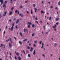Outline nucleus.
<instances>
[{
  "label": "nucleus",
  "instance_id": "9b49d317",
  "mask_svg": "<svg viewBox=\"0 0 60 60\" xmlns=\"http://www.w3.org/2000/svg\"><path fill=\"white\" fill-rule=\"evenodd\" d=\"M19 15H20V16H21V17H23V15H21V14H19Z\"/></svg>",
  "mask_w": 60,
  "mask_h": 60
},
{
  "label": "nucleus",
  "instance_id": "e2e57ef3",
  "mask_svg": "<svg viewBox=\"0 0 60 60\" xmlns=\"http://www.w3.org/2000/svg\"><path fill=\"white\" fill-rule=\"evenodd\" d=\"M3 15V16H5L6 15L5 14V15Z\"/></svg>",
  "mask_w": 60,
  "mask_h": 60
},
{
  "label": "nucleus",
  "instance_id": "13d9d810",
  "mask_svg": "<svg viewBox=\"0 0 60 60\" xmlns=\"http://www.w3.org/2000/svg\"><path fill=\"white\" fill-rule=\"evenodd\" d=\"M51 56H53V54H50Z\"/></svg>",
  "mask_w": 60,
  "mask_h": 60
},
{
  "label": "nucleus",
  "instance_id": "603ef678",
  "mask_svg": "<svg viewBox=\"0 0 60 60\" xmlns=\"http://www.w3.org/2000/svg\"><path fill=\"white\" fill-rule=\"evenodd\" d=\"M42 46H43L44 45V44L43 43H42Z\"/></svg>",
  "mask_w": 60,
  "mask_h": 60
},
{
  "label": "nucleus",
  "instance_id": "c03bdc74",
  "mask_svg": "<svg viewBox=\"0 0 60 60\" xmlns=\"http://www.w3.org/2000/svg\"><path fill=\"white\" fill-rule=\"evenodd\" d=\"M6 13H7V12L6 11L4 12V14H6Z\"/></svg>",
  "mask_w": 60,
  "mask_h": 60
},
{
  "label": "nucleus",
  "instance_id": "c756f323",
  "mask_svg": "<svg viewBox=\"0 0 60 60\" xmlns=\"http://www.w3.org/2000/svg\"><path fill=\"white\" fill-rule=\"evenodd\" d=\"M23 53H24V54H26V53H25V51L24 50H23Z\"/></svg>",
  "mask_w": 60,
  "mask_h": 60
},
{
  "label": "nucleus",
  "instance_id": "c9c22d12",
  "mask_svg": "<svg viewBox=\"0 0 60 60\" xmlns=\"http://www.w3.org/2000/svg\"><path fill=\"white\" fill-rule=\"evenodd\" d=\"M11 10H13V8L12 7L11 8Z\"/></svg>",
  "mask_w": 60,
  "mask_h": 60
},
{
  "label": "nucleus",
  "instance_id": "4be33fe9",
  "mask_svg": "<svg viewBox=\"0 0 60 60\" xmlns=\"http://www.w3.org/2000/svg\"><path fill=\"white\" fill-rule=\"evenodd\" d=\"M39 43L40 44H41V43H43L41 41H40L39 42Z\"/></svg>",
  "mask_w": 60,
  "mask_h": 60
},
{
  "label": "nucleus",
  "instance_id": "39448f33",
  "mask_svg": "<svg viewBox=\"0 0 60 60\" xmlns=\"http://www.w3.org/2000/svg\"><path fill=\"white\" fill-rule=\"evenodd\" d=\"M0 2L1 4H3L4 0H0Z\"/></svg>",
  "mask_w": 60,
  "mask_h": 60
},
{
  "label": "nucleus",
  "instance_id": "f704fd0d",
  "mask_svg": "<svg viewBox=\"0 0 60 60\" xmlns=\"http://www.w3.org/2000/svg\"><path fill=\"white\" fill-rule=\"evenodd\" d=\"M13 20H16V18H14L13 19Z\"/></svg>",
  "mask_w": 60,
  "mask_h": 60
},
{
  "label": "nucleus",
  "instance_id": "338daca9",
  "mask_svg": "<svg viewBox=\"0 0 60 60\" xmlns=\"http://www.w3.org/2000/svg\"><path fill=\"white\" fill-rule=\"evenodd\" d=\"M36 23H38V21H35Z\"/></svg>",
  "mask_w": 60,
  "mask_h": 60
},
{
  "label": "nucleus",
  "instance_id": "393cba45",
  "mask_svg": "<svg viewBox=\"0 0 60 60\" xmlns=\"http://www.w3.org/2000/svg\"><path fill=\"white\" fill-rule=\"evenodd\" d=\"M43 27L44 28V30H45V29H46V28H45V26H43Z\"/></svg>",
  "mask_w": 60,
  "mask_h": 60
},
{
  "label": "nucleus",
  "instance_id": "69168bd1",
  "mask_svg": "<svg viewBox=\"0 0 60 60\" xmlns=\"http://www.w3.org/2000/svg\"><path fill=\"white\" fill-rule=\"evenodd\" d=\"M3 44H1V46H3Z\"/></svg>",
  "mask_w": 60,
  "mask_h": 60
},
{
  "label": "nucleus",
  "instance_id": "ea45409f",
  "mask_svg": "<svg viewBox=\"0 0 60 60\" xmlns=\"http://www.w3.org/2000/svg\"><path fill=\"white\" fill-rule=\"evenodd\" d=\"M15 59H17V57H16V56H15Z\"/></svg>",
  "mask_w": 60,
  "mask_h": 60
},
{
  "label": "nucleus",
  "instance_id": "bb28decb",
  "mask_svg": "<svg viewBox=\"0 0 60 60\" xmlns=\"http://www.w3.org/2000/svg\"><path fill=\"white\" fill-rule=\"evenodd\" d=\"M27 48L28 49H30V47H29V46H28Z\"/></svg>",
  "mask_w": 60,
  "mask_h": 60
},
{
  "label": "nucleus",
  "instance_id": "a19ab883",
  "mask_svg": "<svg viewBox=\"0 0 60 60\" xmlns=\"http://www.w3.org/2000/svg\"><path fill=\"white\" fill-rule=\"evenodd\" d=\"M28 24H29V25H31V23H28Z\"/></svg>",
  "mask_w": 60,
  "mask_h": 60
},
{
  "label": "nucleus",
  "instance_id": "0eeeda50",
  "mask_svg": "<svg viewBox=\"0 0 60 60\" xmlns=\"http://www.w3.org/2000/svg\"><path fill=\"white\" fill-rule=\"evenodd\" d=\"M35 50H34V52H33V55H35Z\"/></svg>",
  "mask_w": 60,
  "mask_h": 60
},
{
  "label": "nucleus",
  "instance_id": "c85d7f7f",
  "mask_svg": "<svg viewBox=\"0 0 60 60\" xmlns=\"http://www.w3.org/2000/svg\"><path fill=\"white\" fill-rule=\"evenodd\" d=\"M15 27L16 29H17L18 28V26L17 25H16Z\"/></svg>",
  "mask_w": 60,
  "mask_h": 60
},
{
  "label": "nucleus",
  "instance_id": "9d476101",
  "mask_svg": "<svg viewBox=\"0 0 60 60\" xmlns=\"http://www.w3.org/2000/svg\"><path fill=\"white\" fill-rule=\"evenodd\" d=\"M45 12L43 11L42 10L41 11V13H44Z\"/></svg>",
  "mask_w": 60,
  "mask_h": 60
},
{
  "label": "nucleus",
  "instance_id": "0e129e2a",
  "mask_svg": "<svg viewBox=\"0 0 60 60\" xmlns=\"http://www.w3.org/2000/svg\"><path fill=\"white\" fill-rule=\"evenodd\" d=\"M41 48H43V46H42L41 47Z\"/></svg>",
  "mask_w": 60,
  "mask_h": 60
},
{
  "label": "nucleus",
  "instance_id": "1a4fd4ad",
  "mask_svg": "<svg viewBox=\"0 0 60 60\" xmlns=\"http://www.w3.org/2000/svg\"><path fill=\"white\" fill-rule=\"evenodd\" d=\"M16 55H17V56H19V53L18 52H17L16 53Z\"/></svg>",
  "mask_w": 60,
  "mask_h": 60
},
{
  "label": "nucleus",
  "instance_id": "2eb2a0df",
  "mask_svg": "<svg viewBox=\"0 0 60 60\" xmlns=\"http://www.w3.org/2000/svg\"><path fill=\"white\" fill-rule=\"evenodd\" d=\"M18 59L19 60H21V58L19 56L18 57Z\"/></svg>",
  "mask_w": 60,
  "mask_h": 60
},
{
  "label": "nucleus",
  "instance_id": "5fc2aeb1",
  "mask_svg": "<svg viewBox=\"0 0 60 60\" xmlns=\"http://www.w3.org/2000/svg\"><path fill=\"white\" fill-rule=\"evenodd\" d=\"M0 17H2V15H1V14H0Z\"/></svg>",
  "mask_w": 60,
  "mask_h": 60
},
{
  "label": "nucleus",
  "instance_id": "5701e85b",
  "mask_svg": "<svg viewBox=\"0 0 60 60\" xmlns=\"http://www.w3.org/2000/svg\"><path fill=\"white\" fill-rule=\"evenodd\" d=\"M31 13L32 14H33V11H32V10H31Z\"/></svg>",
  "mask_w": 60,
  "mask_h": 60
},
{
  "label": "nucleus",
  "instance_id": "a878e982",
  "mask_svg": "<svg viewBox=\"0 0 60 60\" xmlns=\"http://www.w3.org/2000/svg\"><path fill=\"white\" fill-rule=\"evenodd\" d=\"M34 33H33L32 34V36H34Z\"/></svg>",
  "mask_w": 60,
  "mask_h": 60
},
{
  "label": "nucleus",
  "instance_id": "a211bd4d",
  "mask_svg": "<svg viewBox=\"0 0 60 60\" xmlns=\"http://www.w3.org/2000/svg\"><path fill=\"white\" fill-rule=\"evenodd\" d=\"M28 57H31V55H30V54H28Z\"/></svg>",
  "mask_w": 60,
  "mask_h": 60
},
{
  "label": "nucleus",
  "instance_id": "20e7f679",
  "mask_svg": "<svg viewBox=\"0 0 60 60\" xmlns=\"http://www.w3.org/2000/svg\"><path fill=\"white\" fill-rule=\"evenodd\" d=\"M9 45L10 48H11V47H12V45L11 44V43L10 42L9 43Z\"/></svg>",
  "mask_w": 60,
  "mask_h": 60
},
{
  "label": "nucleus",
  "instance_id": "7ed1b4c3",
  "mask_svg": "<svg viewBox=\"0 0 60 60\" xmlns=\"http://www.w3.org/2000/svg\"><path fill=\"white\" fill-rule=\"evenodd\" d=\"M10 42L11 41V38H10L9 39H8L7 40H6V41L7 42H8L9 41Z\"/></svg>",
  "mask_w": 60,
  "mask_h": 60
},
{
  "label": "nucleus",
  "instance_id": "bf43d9fd",
  "mask_svg": "<svg viewBox=\"0 0 60 60\" xmlns=\"http://www.w3.org/2000/svg\"><path fill=\"white\" fill-rule=\"evenodd\" d=\"M14 24H13L12 26H13H13H14Z\"/></svg>",
  "mask_w": 60,
  "mask_h": 60
},
{
  "label": "nucleus",
  "instance_id": "f03ea898",
  "mask_svg": "<svg viewBox=\"0 0 60 60\" xmlns=\"http://www.w3.org/2000/svg\"><path fill=\"white\" fill-rule=\"evenodd\" d=\"M13 28H14V27L13 26H12L11 28V29L9 27V29L11 31H13Z\"/></svg>",
  "mask_w": 60,
  "mask_h": 60
},
{
  "label": "nucleus",
  "instance_id": "2f4dec72",
  "mask_svg": "<svg viewBox=\"0 0 60 60\" xmlns=\"http://www.w3.org/2000/svg\"><path fill=\"white\" fill-rule=\"evenodd\" d=\"M15 13H17V12H18V10H15Z\"/></svg>",
  "mask_w": 60,
  "mask_h": 60
},
{
  "label": "nucleus",
  "instance_id": "aec40b11",
  "mask_svg": "<svg viewBox=\"0 0 60 60\" xmlns=\"http://www.w3.org/2000/svg\"><path fill=\"white\" fill-rule=\"evenodd\" d=\"M12 12L11 11L9 13L10 15H11V14H12Z\"/></svg>",
  "mask_w": 60,
  "mask_h": 60
},
{
  "label": "nucleus",
  "instance_id": "37998d69",
  "mask_svg": "<svg viewBox=\"0 0 60 60\" xmlns=\"http://www.w3.org/2000/svg\"><path fill=\"white\" fill-rule=\"evenodd\" d=\"M29 45L30 46H31V43H30L29 44Z\"/></svg>",
  "mask_w": 60,
  "mask_h": 60
},
{
  "label": "nucleus",
  "instance_id": "4d7b16f0",
  "mask_svg": "<svg viewBox=\"0 0 60 60\" xmlns=\"http://www.w3.org/2000/svg\"><path fill=\"white\" fill-rule=\"evenodd\" d=\"M9 54H10V56H11V52H10Z\"/></svg>",
  "mask_w": 60,
  "mask_h": 60
},
{
  "label": "nucleus",
  "instance_id": "ddd939ff",
  "mask_svg": "<svg viewBox=\"0 0 60 60\" xmlns=\"http://www.w3.org/2000/svg\"><path fill=\"white\" fill-rule=\"evenodd\" d=\"M34 9L35 12H36V11H37V9L35 8H34Z\"/></svg>",
  "mask_w": 60,
  "mask_h": 60
},
{
  "label": "nucleus",
  "instance_id": "f257e3e1",
  "mask_svg": "<svg viewBox=\"0 0 60 60\" xmlns=\"http://www.w3.org/2000/svg\"><path fill=\"white\" fill-rule=\"evenodd\" d=\"M57 26L56 25H55V26H53L52 28H54V31H56V27Z\"/></svg>",
  "mask_w": 60,
  "mask_h": 60
},
{
  "label": "nucleus",
  "instance_id": "412c9836",
  "mask_svg": "<svg viewBox=\"0 0 60 60\" xmlns=\"http://www.w3.org/2000/svg\"><path fill=\"white\" fill-rule=\"evenodd\" d=\"M19 34L20 35H21V36H22V33H21V32Z\"/></svg>",
  "mask_w": 60,
  "mask_h": 60
},
{
  "label": "nucleus",
  "instance_id": "b1692460",
  "mask_svg": "<svg viewBox=\"0 0 60 60\" xmlns=\"http://www.w3.org/2000/svg\"><path fill=\"white\" fill-rule=\"evenodd\" d=\"M33 6L34 7H35V6H36L35 4H33Z\"/></svg>",
  "mask_w": 60,
  "mask_h": 60
},
{
  "label": "nucleus",
  "instance_id": "680f3d73",
  "mask_svg": "<svg viewBox=\"0 0 60 60\" xmlns=\"http://www.w3.org/2000/svg\"><path fill=\"white\" fill-rule=\"evenodd\" d=\"M7 28V26H6V29Z\"/></svg>",
  "mask_w": 60,
  "mask_h": 60
},
{
  "label": "nucleus",
  "instance_id": "4c0bfd02",
  "mask_svg": "<svg viewBox=\"0 0 60 60\" xmlns=\"http://www.w3.org/2000/svg\"><path fill=\"white\" fill-rule=\"evenodd\" d=\"M7 1H5L4 2V4H6V3H7Z\"/></svg>",
  "mask_w": 60,
  "mask_h": 60
},
{
  "label": "nucleus",
  "instance_id": "052dcab7",
  "mask_svg": "<svg viewBox=\"0 0 60 60\" xmlns=\"http://www.w3.org/2000/svg\"><path fill=\"white\" fill-rule=\"evenodd\" d=\"M14 38L15 39V40H16V37H14Z\"/></svg>",
  "mask_w": 60,
  "mask_h": 60
},
{
  "label": "nucleus",
  "instance_id": "473e14b6",
  "mask_svg": "<svg viewBox=\"0 0 60 60\" xmlns=\"http://www.w3.org/2000/svg\"><path fill=\"white\" fill-rule=\"evenodd\" d=\"M28 28H30V26L29 25L28 26Z\"/></svg>",
  "mask_w": 60,
  "mask_h": 60
},
{
  "label": "nucleus",
  "instance_id": "49530a36",
  "mask_svg": "<svg viewBox=\"0 0 60 60\" xmlns=\"http://www.w3.org/2000/svg\"><path fill=\"white\" fill-rule=\"evenodd\" d=\"M21 8H23V7L22 6H20Z\"/></svg>",
  "mask_w": 60,
  "mask_h": 60
},
{
  "label": "nucleus",
  "instance_id": "8fccbe9b",
  "mask_svg": "<svg viewBox=\"0 0 60 60\" xmlns=\"http://www.w3.org/2000/svg\"><path fill=\"white\" fill-rule=\"evenodd\" d=\"M24 32H26V29H24Z\"/></svg>",
  "mask_w": 60,
  "mask_h": 60
},
{
  "label": "nucleus",
  "instance_id": "cd10ccee",
  "mask_svg": "<svg viewBox=\"0 0 60 60\" xmlns=\"http://www.w3.org/2000/svg\"><path fill=\"white\" fill-rule=\"evenodd\" d=\"M50 8L51 9H52V8H53V6H51L50 7Z\"/></svg>",
  "mask_w": 60,
  "mask_h": 60
},
{
  "label": "nucleus",
  "instance_id": "79ce46f5",
  "mask_svg": "<svg viewBox=\"0 0 60 60\" xmlns=\"http://www.w3.org/2000/svg\"><path fill=\"white\" fill-rule=\"evenodd\" d=\"M26 12H27V13H28V14H29V12L28 11H26Z\"/></svg>",
  "mask_w": 60,
  "mask_h": 60
},
{
  "label": "nucleus",
  "instance_id": "f3484780",
  "mask_svg": "<svg viewBox=\"0 0 60 60\" xmlns=\"http://www.w3.org/2000/svg\"><path fill=\"white\" fill-rule=\"evenodd\" d=\"M35 26V25H34L33 24L32 25V27L33 28V27H34V26Z\"/></svg>",
  "mask_w": 60,
  "mask_h": 60
},
{
  "label": "nucleus",
  "instance_id": "4468645a",
  "mask_svg": "<svg viewBox=\"0 0 60 60\" xmlns=\"http://www.w3.org/2000/svg\"><path fill=\"white\" fill-rule=\"evenodd\" d=\"M3 7H4V8L6 7V6L5 5V4H4L3 5Z\"/></svg>",
  "mask_w": 60,
  "mask_h": 60
},
{
  "label": "nucleus",
  "instance_id": "774afa93",
  "mask_svg": "<svg viewBox=\"0 0 60 60\" xmlns=\"http://www.w3.org/2000/svg\"><path fill=\"white\" fill-rule=\"evenodd\" d=\"M59 60H60V57H59Z\"/></svg>",
  "mask_w": 60,
  "mask_h": 60
},
{
  "label": "nucleus",
  "instance_id": "6e6d98bb",
  "mask_svg": "<svg viewBox=\"0 0 60 60\" xmlns=\"http://www.w3.org/2000/svg\"><path fill=\"white\" fill-rule=\"evenodd\" d=\"M55 9L56 10H57V7H56L55 8Z\"/></svg>",
  "mask_w": 60,
  "mask_h": 60
},
{
  "label": "nucleus",
  "instance_id": "72a5a7b5",
  "mask_svg": "<svg viewBox=\"0 0 60 60\" xmlns=\"http://www.w3.org/2000/svg\"><path fill=\"white\" fill-rule=\"evenodd\" d=\"M35 20H38V18H37V17H36L35 18Z\"/></svg>",
  "mask_w": 60,
  "mask_h": 60
},
{
  "label": "nucleus",
  "instance_id": "e433bc0d",
  "mask_svg": "<svg viewBox=\"0 0 60 60\" xmlns=\"http://www.w3.org/2000/svg\"><path fill=\"white\" fill-rule=\"evenodd\" d=\"M50 18L49 19V20H51V17H49Z\"/></svg>",
  "mask_w": 60,
  "mask_h": 60
},
{
  "label": "nucleus",
  "instance_id": "3c124183",
  "mask_svg": "<svg viewBox=\"0 0 60 60\" xmlns=\"http://www.w3.org/2000/svg\"><path fill=\"white\" fill-rule=\"evenodd\" d=\"M34 43H37V41H36L34 42Z\"/></svg>",
  "mask_w": 60,
  "mask_h": 60
},
{
  "label": "nucleus",
  "instance_id": "6e6552de",
  "mask_svg": "<svg viewBox=\"0 0 60 60\" xmlns=\"http://www.w3.org/2000/svg\"><path fill=\"white\" fill-rule=\"evenodd\" d=\"M19 43L20 44V45H22V42H21L20 41H19Z\"/></svg>",
  "mask_w": 60,
  "mask_h": 60
},
{
  "label": "nucleus",
  "instance_id": "6ab92c4d",
  "mask_svg": "<svg viewBox=\"0 0 60 60\" xmlns=\"http://www.w3.org/2000/svg\"><path fill=\"white\" fill-rule=\"evenodd\" d=\"M27 41V39H25L23 40V41Z\"/></svg>",
  "mask_w": 60,
  "mask_h": 60
},
{
  "label": "nucleus",
  "instance_id": "864d4df0",
  "mask_svg": "<svg viewBox=\"0 0 60 60\" xmlns=\"http://www.w3.org/2000/svg\"><path fill=\"white\" fill-rule=\"evenodd\" d=\"M4 34H5V31H4Z\"/></svg>",
  "mask_w": 60,
  "mask_h": 60
},
{
  "label": "nucleus",
  "instance_id": "09e8293b",
  "mask_svg": "<svg viewBox=\"0 0 60 60\" xmlns=\"http://www.w3.org/2000/svg\"><path fill=\"white\" fill-rule=\"evenodd\" d=\"M59 5H60V1L58 3Z\"/></svg>",
  "mask_w": 60,
  "mask_h": 60
},
{
  "label": "nucleus",
  "instance_id": "423d86ee",
  "mask_svg": "<svg viewBox=\"0 0 60 60\" xmlns=\"http://www.w3.org/2000/svg\"><path fill=\"white\" fill-rule=\"evenodd\" d=\"M33 48L31 47V49L30 50V51H31V52H32L33 51Z\"/></svg>",
  "mask_w": 60,
  "mask_h": 60
},
{
  "label": "nucleus",
  "instance_id": "de8ad7c7",
  "mask_svg": "<svg viewBox=\"0 0 60 60\" xmlns=\"http://www.w3.org/2000/svg\"><path fill=\"white\" fill-rule=\"evenodd\" d=\"M58 23H56V25H58Z\"/></svg>",
  "mask_w": 60,
  "mask_h": 60
},
{
  "label": "nucleus",
  "instance_id": "58836bf2",
  "mask_svg": "<svg viewBox=\"0 0 60 60\" xmlns=\"http://www.w3.org/2000/svg\"><path fill=\"white\" fill-rule=\"evenodd\" d=\"M33 46L34 47H36V45H35V44H34L33 45Z\"/></svg>",
  "mask_w": 60,
  "mask_h": 60
},
{
  "label": "nucleus",
  "instance_id": "a18cd8bd",
  "mask_svg": "<svg viewBox=\"0 0 60 60\" xmlns=\"http://www.w3.org/2000/svg\"><path fill=\"white\" fill-rule=\"evenodd\" d=\"M42 56H44V57H45V55H44V54H42Z\"/></svg>",
  "mask_w": 60,
  "mask_h": 60
},
{
  "label": "nucleus",
  "instance_id": "f8f14e48",
  "mask_svg": "<svg viewBox=\"0 0 60 60\" xmlns=\"http://www.w3.org/2000/svg\"><path fill=\"white\" fill-rule=\"evenodd\" d=\"M59 18H57L56 19V21H58V20H59Z\"/></svg>",
  "mask_w": 60,
  "mask_h": 60
},
{
  "label": "nucleus",
  "instance_id": "7c9ffc66",
  "mask_svg": "<svg viewBox=\"0 0 60 60\" xmlns=\"http://www.w3.org/2000/svg\"><path fill=\"white\" fill-rule=\"evenodd\" d=\"M57 45V44H56V43H55L54 44V45H55V46H56Z\"/></svg>",
  "mask_w": 60,
  "mask_h": 60
},
{
  "label": "nucleus",
  "instance_id": "dca6fc26",
  "mask_svg": "<svg viewBox=\"0 0 60 60\" xmlns=\"http://www.w3.org/2000/svg\"><path fill=\"white\" fill-rule=\"evenodd\" d=\"M18 22H19V19H18L17 20V21L16 22V23H18Z\"/></svg>",
  "mask_w": 60,
  "mask_h": 60
}]
</instances>
